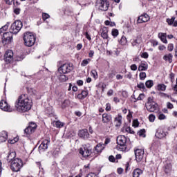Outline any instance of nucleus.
<instances>
[{"label":"nucleus","mask_w":177,"mask_h":177,"mask_svg":"<svg viewBox=\"0 0 177 177\" xmlns=\"http://www.w3.org/2000/svg\"><path fill=\"white\" fill-rule=\"evenodd\" d=\"M31 107H32V101L26 94L19 95L15 102V109L19 113H27L31 110Z\"/></svg>","instance_id":"1"},{"label":"nucleus","mask_w":177,"mask_h":177,"mask_svg":"<svg viewBox=\"0 0 177 177\" xmlns=\"http://www.w3.org/2000/svg\"><path fill=\"white\" fill-rule=\"evenodd\" d=\"M35 35L32 32H27L24 35V41L26 46H32L35 44Z\"/></svg>","instance_id":"2"},{"label":"nucleus","mask_w":177,"mask_h":177,"mask_svg":"<svg viewBox=\"0 0 177 177\" xmlns=\"http://www.w3.org/2000/svg\"><path fill=\"white\" fill-rule=\"evenodd\" d=\"M23 167V160L20 158H16L10 162V169L13 172H19Z\"/></svg>","instance_id":"3"},{"label":"nucleus","mask_w":177,"mask_h":177,"mask_svg":"<svg viewBox=\"0 0 177 177\" xmlns=\"http://www.w3.org/2000/svg\"><path fill=\"white\" fill-rule=\"evenodd\" d=\"M80 154L84 158H88L92 156V147L90 145H84L80 149Z\"/></svg>","instance_id":"4"},{"label":"nucleus","mask_w":177,"mask_h":177,"mask_svg":"<svg viewBox=\"0 0 177 177\" xmlns=\"http://www.w3.org/2000/svg\"><path fill=\"white\" fill-rule=\"evenodd\" d=\"M73 69V64H64L58 68V73H60V74H68Z\"/></svg>","instance_id":"5"},{"label":"nucleus","mask_w":177,"mask_h":177,"mask_svg":"<svg viewBox=\"0 0 177 177\" xmlns=\"http://www.w3.org/2000/svg\"><path fill=\"white\" fill-rule=\"evenodd\" d=\"M23 28V23L20 20L15 21L10 26V31L12 34H17Z\"/></svg>","instance_id":"6"},{"label":"nucleus","mask_w":177,"mask_h":177,"mask_svg":"<svg viewBox=\"0 0 177 177\" xmlns=\"http://www.w3.org/2000/svg\"><path fill=\"white\" fill-rule=\"evenodd\" d=\"M117 143L121 150H127V137L125 136H119L117 137Z\"/></svg>","instance_id":"7"},{"label":"nucleus","mask_w":177,"mask_h":177,"mask_svg":"<svg viewBox=\"0 0 177 177\" xmlns=\"http://www.w3.org/2000/svg\"><path fill=\"white\" fill-rule=\"evenodd\" d=\"M96 6L100 10L106 12V10H109V2H107V0H98L96 3Z\"/></svg>","instance_id":"8"},{"label":"nucleus","mask_w":177,"mask_h":177,"mask_svg":"<svg viewBox=\"0 0 177 177\" xmlns=\"http://www.w3.org/2000/svg\"><path fill=\"white\" fill-rule=\"evenodd\" d=\"M2 39L3 44H5V45L6 44H10L13 39V32H10H10H4Z\"/></svg>","instance_id":"9"},{"label":"nucleus","mask_w":177,"mask_h":177,"mask_svg":"<svg viewBox=\"0 0 177 177\" xmlns=\"http://www.w3.org/2000/svg\"><path fill=\"white\" fill-rule=\"evenodd\" d=\"M37 129V124L35 122H30L29 125L24 129V133L26 135H31V133H34L35 130Z\"/></svg>","instance_id":"10"},{"label":"nucleus","mask_w":177,"mask_h":177,"mask_svg":"<svg viewBox=\"0 0 177 177\" xmlns=\"http://www.w3.org/2000/svg\"><path fill=\"white\" fill-rule=\"evenodd\" d=\"M0 109L3 110V111H8V113L13 111V109L10 107V105H8V102L3 100L0 102Z\"/></svg>","instance_id":"11"},{"label":"nucleus","mask_w":177,"mask_h":177,"mask_svg":"<svg viewBox=\"0 0 177 177\" xmlns=\"http://www.w3.org/2000/svg\"><path fill=\"white\" fill-rule=\"evenodd\" d=\"M136 160L138 162H140L143 160V156H145V150L141 149H137L134 150Z\"/></svg>","instance_id":"12"},{"label":"nucleus","mask_w":177,"mask_h":177,"mask_svg":"<svg viewBox=\"0 0 177 177\" xmlns=\"http://www.w3.org/2000/svg\"><path fill=\"white\" fill-rule=\"evenodd\" d=\"M50 143V140H44L41 142L40 145L39 146V153H44L46 150L48 149V146H49Z\"/></svg>","instance_id":"13"},{"label":"nucleus","mask_w":177,"mask_h":177,"mask_svg":"<svg viewBox=\"0 0 177 177\" xmlns=\"http://www.w3.org/2000/svg\"><path fill=\"white\" fill-rule=\"evenodd\" d=\"M150 20V16L145 13L138 17L137 19V24H142V23H147Z\"/></svg>","instance_id":"14"},{"label":"nucleus","mask_w":177,"mask_h":177,"mask_svg":"<svg viewBox=\"0 0 177 177\" xmlns=\"http://www.w3.org/2000/svg\"><path fill=\"white\" fill-rule=\"evenodd\" d=\"M155 136L158 138V139H164L165 136H167V132L162 129V128L158 129Z\"/></svg>","instance_id":"15"},{"label":"nucleus","mask_w":177,"mask_h":177,"mask_svg":"<svg viewBox=\"0 0 177 177\" xmlns=\"http://www.w3.org/2000/svg\"><path fill=\"white\" fill-rule=\"evenodd\" d=\"M157 107H158V105L156 102H153L152 104H146V109L150 113H154V111L157 110Z\"/></svg>","instance_id":"16"},{"label":"nucleus","mask_w":177,"mask_h":177,"mask_svg":"<svg viewBox=\"0 0 177 177\" xmlns=\"http://www.w3.org/2000/svg\"><path fill=\"white\" fill-rule=\"evenodd\" d=\"M78 136L82 138V139H88L89 138V132H88V129H82L79 131Z\"/></svg>","instance_id":"17"},{"label":"nucleus","mask_w":177,"mask_h":177,"mask_svg":"<svg viewBox=\"0 0 177 177\" xmlns=\"http://www.w3.org/2000/svg\"><path fill=\"white\" fill-rule=\"evenodd\" d=\"M57 77L59 82H66L68 81V76L66 75V73H60L58 72Z\"/></svg>","instance_id":"18"},{"label":"nucleus","mask_w":177,"mask_h":177,"mask_svg":"<svg viewBox=\"0 0 177 177\" xmlns=\"http://www.w3.org/2000/svg\"><path fill=\"white\" fill-rule=\"evenodd\" d=\"M13 160H16V152L10 151L7 156V161H8V162H12Z\"/></svg>","instance_id":"19"},{"label":"nucleus","mask_w":177,"mask_h":177,"mask_svg":"<svg viewBox=\"0 0 177 177\" xmlns=\"http://www.w3.org/2000/svg\"><path fill=\"white\" fill-rule=\"evenodd\" d=\"M6 140H8V132L3 131L0 132V143H3Z\"/></svg>","instance_id":"20"},{"label":"nucleus","mask_w":177,"mask_h":177,"mask_svg":"<svg viewBox=\"0 0 177 177\" xmlns=\"http://www.w3.org/2000/svg\"><path fill=\"white\" fill-rule=\"evenodd\" d=\"M158 37L163 44H168V41L167 40V33L160 32L158 33Z\"/></svg>","instance_id":"21"},{"label":"nucleus","mask_w":177,"mask_h":177,"mask_svg":"<svg viewBox=\"0 0 177 177\" xmlns=\"http://www.w3.org/2000/svg\"><path fill=\"white\" fill-rule=\"evenodd\" d=\"M111 115L108 114V113H104L102 115V122L104 123H107V122H110L111 121Z\"/></svg>","instance_id":"22"},{"label":"nucleus","mask_w":177,"mask_h":177,"mask_svg":"<svg viewBox=\"0 0 177 177\" xmlns=\"http://www.w3.org/2000/svg\"><path fill=\"white\" fill-rule=\"evenodd\" d=\"M142 174H143V171L139 168H137L133 171L132 175L133 177H140Z\"/></svg>","instance_id":"23"},{"label":"nucleus","mask_w":177,"mask_h":177,"mask_svg":"<svg viewBox=\"0 0 177 177\" xmlns=\"http://www.w3.org/2000/svg\"><path fill=\"white\" fill-rule=\"evenodd\" d=\"M103 149H104V145L100 143L95 146L94 151L95 153H102Z\"/></svg>","instance_id":"24"},{"label":"nucleus","mask_w":177,"mask_h":177,"mask_svg":"<svg viewBox=\"0 0 177 177\" xmlns=\"http://www.w3.org/2000/svg\"><path fill=\"white\" fill-rule=\"evenodd\" d=\"M148 68L147 64L141 63L138 66V71H146Z\"/></svg>","instance_id":"25"},{"label":"nucleus","mask_w":177,"mask_h":177,"mask_svg":"<svg viewBox=\"0 0 177 177\" xmlns=\"http://www.w3.org/2000/svg\"><path fill=\"white\" fill-rule=\"evenodd\" d=\"M115 122H116V127H120L122 123V116L118 115V116L115 118Z\"/></svg>","instance_id":"26"},{"label":"nucleus","mask_w":177,"mask_h":177,"mask_svg":"<svg viewBox=\"0 0 177 177\" xmlns=\"http://www.w3.org/2000/svg\"><path fill=\"white\" fill-rule=\"evenodd\" d=\"M108 30L106 28L102 29V32L101 33V37L104 39H107L109 38V35L107 34Z\"/></svg>","instance_id":"27"},{"label":"nucleus","mask_w":177,"mask_h":177,"mask_svg":"<svg viewBox=\"0 0 177 177\" xmlns=\"http://www.w3.org/2000/svg\"><path fill=\"white\" fill-rule=\"evenodd\" d=\"M172 54L169 53V55H164L163 59L165 60V62H169V63H172Z\"/></svg>","instance_id":"28"},{"label":"nucleus","mask_w":177,"mask_h":177,"mask_svg":"<svg viewBox=\"0 0 177 177\" xmlns=\"http://www.w3.org/2000/svg\"><path fill=\"white\" fill-rule=\"evenodd\" d=\"M167 89V86L164 84L158 85V91H162V92H165Z\"/></svg>","instance_id":"29"},{"label":"nucleus","mask_w":177,"mask_h":177,"mask_svg":"<svg viewBox=\"0 0 177 177\" xmlns=\"http://www.w3.org/2000/svg\"><path fill=\"white\" fill-rule=\"evenodd\" d=\"M4 57H13V51L8 50L4 55Z\"/></svg>","instance_id":"30"},{"label":"nucleus","mask_w":177,"mask_h":177,"mask_svg":"<svg viewBox=\"0 0 177 177\" xmlns=\"http://www.w3.org/2000/svg\"><path fill=\"white\" fill-rule=\"evenodd\" d=\"M90 62H91V59H89V58L84 59L81 63L82 67H85V66H88V64H89Z\"/></svg>","instance_id":"31"},{"label":"nucleus","mask_w":177,"mask_h":177,"mask_svg":"<svg viewBox=\"0 0 177 177\" xmlns=\"http://www.w3.org/2000/svg\"><path fill=\"white\" fill-rule=\"evenodd\" d=\"M10 24L9 22H8L1 28H0V34H2V32H3V31H6V30H8V28H9V25Z\"/></svg>","instance_id":"32"},{"label":"nucleus","mask_w":177,"mask_h":177,"mask_svg":"<svg viewBox=\"0 0 177 177\" xmlns=\"http://www.w3.org/2000/svg\"><path fill=\"white\" fill-rule=\"evenodd\" d=\"M166 21L169 26H173L174 22L175 21V17H173L171 19L167 18Z\"/></svg>","instance_id":"33"},{"label":"nucleus","mask_w":177,"mask_h":177,"mask_svg":"<svg viewBox=\"0 0 177 177\" xmlns=\"http://www.w3.org/2000/svg\"><path fill=\"white\" fill-rule=\"evenodd\" d=\"M154 85V82L153 80H148L145 82V86L147 88H151Z\"/></svg>","instance_id":"34"},{"label":"nucleus","mask_w":177,"mask_h":177,"mask_svg":"<svg viewBox=\"0 0 177 177\" xmlns=\"http://www.w3.org/2000/svg\"><path fill=\"white\" fill-rule=\"evenodd\" d=\"M91 75L92 77H93V78H95V80H97L98 75H97V71H96V70H92L91 71Z\"/></svg>","instance_id":"35"},{"label":"nucleus","mask_w":177,"mask_h":177,"mask_svg":"<svg viewBox=\"0 0 177 177\" xmlns=\"http://www.w3.org/2000/svg\"><path fill=\"white\" fill-rule=\"evenodd\" d=\"M149 121L150 122H154V121H156V115H154L153 114H150L149 115Z\"/></svg>","instance_id":"36"},{"label":"nucleus","mask_w":177,"mask_h":177,"mask_svg":"<svg viewBox=\"0 0 177 177\" xmlns=\"http://www.w3.org/2000/svg\"><path fill=\"white\" fill-rule=\"evenodd\" d=\"M120 44L121 45H125L127 44V37L125 36H122L121 39L120 40Z\"/></svg>","instance_id":"37"},{"label":"nucleus","mask_w":177,"mask_h":177,"mask_svg":"<svg viewBox=\"0 0 177 177\" xmlns=\"http://www.w3.org/2000/svg\"><path fill=\"white\" fill-rule=\"evenodd\" d=\"M146 77H147L146 73H145V72H141V73H140V80H141L142 81L146 80Z\"/></svg>","instance_id":"38"},{"label":"nucleus","mask_w":177,"mask_h":177,"mask_svg":"<svg viewBox=\"0 0 177 177\" xmlns=\"http://www.w3.org/2000/svg\"><path fill=\"white\" fill-rule=\"evenodd\" d=\"M4 60L6 63H10L13 60V57H4Z\"/></svg>","instance_id":"39"},{"label":"nucleus","mask_w":177,"mask_h":177,"mask_svg":"<svg viewBox=\"0 0 177 177\" xmlns=\"http://www.w3.org/2000/svg\"><path fill=\"white\" fill-rule=\"evenodd\" d=\"M111 35H113V37H114V38H115V37H118V30L113 29L112 32H111Z\"/></svg>","instance_id":"40"},{"label":"nucleus","mask_w":177,"mask_h":177,"mask_svg":"<svg viewBox=\"0 0 177 177\" xmlns=\"http://www.w3.org/2000/svg\"><path fill=\"white\" fill-rule=\"evenodd\" d=\"M153 103H156L154 102V97H148V102H147V104H151Z\"/></svg>","instance_id":"41"},{"label":"nucleus","mask_w":177,"mask_h":177,"mask_svg":"<svg viewBox=\"0 0 177 177\" xmlns=\"http://www.w3.org/2000/svg\"><path fill=\"white\" fill-rule=\"evenodd\" d=\"M55 125L57 127V128H62V127H64V124L63 122H60V121H57L55 122Z\"/></svg>","instance_id":"42"},{"label":"nucleus","mask_w":177,"mask_h":177,"mask_svg":"<svg viewBox=\"0 0 177 177\" xmlns=\"http://www.w3.org/2000/svg\"><path fill=\"white\" fill-rule=\"evenodd\" d=\"M141 57H142V59H148L149 58V53H147V52L142 53L141 54Z\"/></svg>","instance_id":"43"},{"label":"nucleus","mask_w":177,"mask_h":177,"mask_svg":"<svg viewBox=\"0 0 177 177\" xmlns=\"http://www.w3.org/2000/svg\"><path fill=\"white\" fill-rule=\"evenodd\" d=\"M137 86L139 88V89H145V83H139L138 84Z\"/></svg>","instance_id":"44"},{"label":"nucleus","mask_w":177,"mask_h":177,"mask_svg":"<svg viewBox=\"0 0 177 177\" xmlns=\"http://www.w3.org/2000/svg\"><path fill=\"white\" fill-rule=\"evenodd\" d=\"M165 118H167V116H165V115H164V113H160V114L158 115V120H165Z\"/></svg>","instance_id":"45"},{"label":"nucleus","mask_w":177,"mask_h":177,"mask_svg":"<svg viewBox=\"0 0 177 177\" xmlns=\"http://www.w3.org/2000/svg\"><path fill=\"white\" fill-rule=\"evenodd\" d=\"M49 17H50V16L48 14H46V13L42 14L43 20H46L47 19H49Z\"/></svg>","instance_id":"46"},{"label":"nucleus","mask_w":177,"mask_h":177,"mask_svg":"<svg viewBox=\"0 0 177 177\" xmlns=\"http://www.w3.org/2000/svg\"><path fill=\"white\" fill-rule=\"evenodd\" d=\"M167 50H168L169 52H172V50H174V44H169L168 45Z\"/></svg>","instance_id":"47"},{"label":"nucleus","mask_w":177,"mask_h":177,"mask_svg":"<svg viewBox=\"0 0 177 177\" xmlns=\"http://www.w3.org/2000/svg\"><path fill=\"white\" fill-rule=\"evenodd\" d=\"M145 133H146V130L145 129H141L139 131L138 135H139V136H143Z\"/></svg>","instance_id":"48"},{"label":"nucleus","mask_w":177,"mask_h":177,"mask_svg":"<svg viewBox=\"0 0 177 177\" xmlns=\"http://www.w3.org/2000/svg\"><path fill=\"white\" fill-rule=\"evenodd\" d=\"M105 110L106 111H110V110H111V105L110 104V103H106V109Z\"/></svg>","instance_id":"49"},{"label":"nucleus","mask_w":177,"mask_h":177,"mask_svg":"<svg viewBox=\"0 0 177 177\" xmlns=\"http://www.w3.org/2000/svg\"><path fill=\"white\" fill-rule=\"evenodd\" d=\"M130 68L132 71H136L138 70V66L136 64H132Z\"/></svg>","instance_id":"50"},{"label":"nucleus","mask_w":177,"mask_h":177,"mask_svg":"<svg viewBox=\"0 0 177 177\" xmlns=\"http://www.w3.org/2000/svg\"><path fill=\"white\" fill-rule=\"evenodd\" d=\"M171 168L172 166L171 165H167V167H165V172L168 174V171H171Z\"/></svg>","instance_id":"51"},{"label":"nucleus","mask_w":177,"mask_h":177,"mask_svg":"<svg viewBox=\"0 0 177 177\" xmlns=\"http://www.w3.org/2000/svg\"><path fill=\"white\" fill-rule=\"evenodd\" d=\"M82 97L85 99V97H86L88 96V91H83L81 93Z\"/></svg>","instance_id":"52"},{"label":"nucleus","mask_w":177,"mask_h":177,"mask_svg":"<svg viewBox=\"0 0 177 177\" xmlns=\"http://www.w3.org/2000/svg\"><path fill=\"white\" fill-rule=\"evenodd\" d=\"M84 35L86 38L88 39V41H91L92 39V38L91 37V35H89V33H88V32H85Z\"/></svg>","instance_id":"53"},{"label":"nucleus","mask_w":177,"mask_h":177,"mask_svg":"<svg viewBox=\"0 0 177 177\" xmlns=\"http://www.w3.org/2000/svg\"><path fill=\"white\" fill-rule=\"evenodd\" d=\"M126 132H128L129 133H135V131L131 130V127H127L126 128Z\"/></svg>","instance_id":"54"},{"label":"nucleus","mask_w":177,"mask_h":177,"mask_svg":"<svg viewBox=\"0 0 177 177\" xmlns=\"http://www.w3.org/2000/svg\"><path fill=\"white\" fill-rule=\"evenodd\" d=\"M122 96L123 97H128V92H127L126 91H123L122 92Z\"/></svg>","instance_id":"55"},{"label":"nucleus","mask_w":177,"mask_h":177,"mask_svg":"<svg viewBox=\"0 0 177 177\" xmlns=\"http://www.w3.org/2000/svg\"><path fill=\"white\" fill-rule=\"evenodd\" d=\"M143 97H145V95L143 93H140L137 98V100H142Z\"/></svg>","instance_id":"56"},{"label":"nucleus","mask_w":177,"mask_h":177,"mask_svg":"<svg viewBox=\"0 0 177 177\" xmlns=\"http://www.w3.org/2000/svg\"><path fill=\"white\" fill-rule=\"evenodd\" d=\"M109 160L111 162H114V161H115V158H114L113 156H110L109 157Z\"/></svg>","instance_id":"57"},{"label":"nucleus","mask_w":177,"mask_h":177,"mask_svg":"<svg viewBox=\"0 0 177 177\" xmlns=\"http://www.w3.org/2000/svg\"><path fill=\"white\" fill-rule=\"evenodd\" d=\"M167 107L170 109H174V104H171V102H167Z\"/></svg>","instance_id":"58"},{"label":"nucleus","mask_w":177,"mask_h":177,"mask_svg":"<svg viewBox=\"0 0 177 177\" xmlns=\"http://www.w3.org/2000/svg\"><path fill=\"white\" fill-rule=\"evenodd\" d=\"M115 75V73H114V72L113 71L108 74L109 78H114Z\"/></svg>","instance_id":"59"},{"label":"nucleus","mask_w":177,"mask_h":177,"mask_svg":"<svg viewBox=\"0 0 177 177\" xmlns=\"http://www.w3.org/2000/svg\"><path fill=\"white\" fill-rule=\"evenodd\" d=\"M77 84L78 85V86H82V85H84V81H82V80H77Z\"/></svg>","instance_id":"60"},{"label":"nucleus","mask_w":177,"mask_h":177,"mask_svg":"<svg viewBox=\"0 0 177 177\" xmlns=\"http://www.w3.org/2000/svg\"><path fill=\"white\" fill-rule=\"evenodd\" d=\"M117 172H118V174H119V175H121V174H122V172H124V169H122L121 167L118 168Z\"/></svg>","instance_id":"61"},{"label":"nucleus","mask_w":177,"mask_h":177,"mask_svg":"<svg viewBox=\"0 0 177 177\" xmlns=\"http://www.w3.org/2000/svg\"><path fill=\"white\" fill-rule=\"evenodd\" d=\"M20 8H15L14 13H15V15H20Z\"/></svg>","instance_id":"62"},{"label":"nucleus","mask_w":177,"mask_h":177,"mask_svg":"<svg viewBox=\"0 0 177 177\" xmlns=\"http://www.w3.org/2000/svg\"><path fill=\"white\" fill-rule=\"evenodd\" d=\"M133 127H139V122H138V120H134L133 122Z\"/></svg>","instance_id":"63"},{"label":"nucleus","mask_w":177,"mask_h":177,"mask_svg":"<svg viewBox=\"0 0 177 177\" xmlns=\"http://www.w3.org/2000/svg\"><path fill=\"white\" fill-rule=\"evenodd\" d=\"M113 93H114V91H113V89H110V90H109V91L107 92L108 96H113Z\"/></svg>","instance_id":"64"}]
</instances>
